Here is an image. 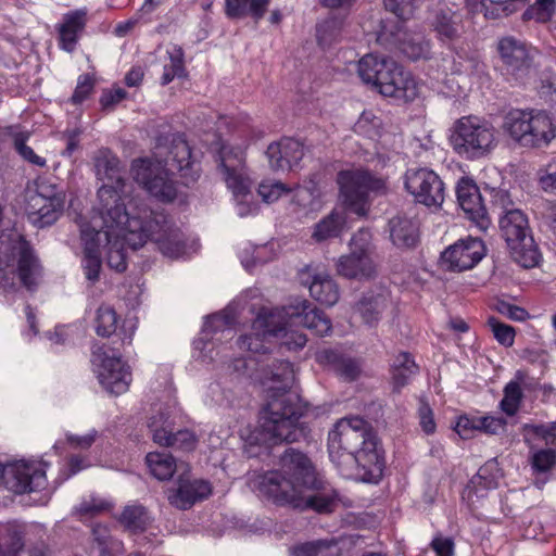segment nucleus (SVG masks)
Listing matches in <instances>:
<instances>
[{
    "instance_id": "nucleus-41",
    "label": "nucleus",
    "mask_w": 556,
    "mask_h": 556,
    "mask_svg": "<svg viewBox=\"0 0 556 556\" xmlns=\"http://www.w3.org/2000/svg\"><path fill=\"white\" fill-rule=\"evenodd\" d=\"M118 521L129 532L141 533L150 526L151 517L144 506L131 504L124 507Z\"/></svg>"
},
{
    "instance_id": "nucleus-8",
    "label": "nucleus",
    "mask_w": 556,
    "mask_h": 556,
    "mask_svg": "<svg viewBox=\"0 0 556 556\" xmlns=\"http://www.w3.org/2000/svg\"><path fill=\"white\" fill-rule=\"evenodd\" d=\"M503 129L525 148H545L556 138L555 124L542 111L511 110L504 117Z\"/></svg>"
},
{
    "instance_id": "nucleus-49",
    "label": "nucleus",
    "mask_w": 556,
    "mask_h": 556,
    "mask_svg": "<svg viewBox=\"0 0 556 556\" xmlns=\"http://www.w3.org/2000/svg\"><path fill=\"white\" fill-rule=\"evenodd\" d=\"M184 74V51L180 47H175L173 51L169 52V63L164 65L161 83L165 86L169 84L175 77H181Z\"/></svg>"
},
{
    "instance_id": "nucleus-25",
    "label": "nucleus",
    "mask_w": 556,
    "mask_h": 556,
    "mask_svg": "<svg viewBox=\"0 0 556 556\" xmlns=\"http://www.w3.org/2000/svg\"><path fill=\"white\" fill-rule=\"evenodd\" d=\"M309 307L308 301L296 300L288 306L279 307V311H282L283 318L288 317L294 325H302L320 337L329 334L332 328L330 319L321 311Z\"/></svg>"
},
{
    "instance_id": "nucleus-30",
    "label": "nucleus",
    "mask_w": 556,
    "mask_h": 556,
    "mask_svg": "<svg viewBox=\"0 0 556 556\" xmlns=\"http://www.w3.org/2000/svg\"><path fill=\"white\" fill-rule=\"evenodd\" d=\"M431 27L442 41H453L463 33V15L447 5L439 7L432 16Z\"/></svg>"
},
{
    "instance_id": "nucleus-22",
    "label": "nucleus",
    "mask_w": 556,
    "mask_h": 556,
    "mask_svg": "<svg viewBox=\"0 0 556 556\" xmlns=\"http://www.w3.org/2000/svg\"><path fill=\"white\" fill-rule=\"evenodd\" d=\"M148 427L154 443L161 446H172L187 452L195 447L197 439L193 432L186 429L174 432V425L164 412H157L155 415H152Z\"/></svg>"
},
{
    "instance_id": "nucleus-62",
    "label": "nucleus",
    "mask_w": 556,
    "mask_h": 556,
    "mask_svg": "<svg viewBox=\"0 0 556 556\" xmlns=\"http://www.w3.org/2000/svg\"><path fill=\"white\" fill-rule=\"evenodd\" d=\"M495 307L500 314L515 321H525L529 317V313L525 308L505 301H498Z\"/></svg>"
},
{
    "instance_id": "nucleus-59",
    "label": "nucleus",
    "mask_w": 556,
    "mask_h": 556,
    "mask_svg": "<svg viewBox=\"0 0 556 556\" xmlns=\"http://www.w3.org/2000/svg\"><path fill=\"white\" fill-rule=\"evenodd\" d=\"M539 218L541 225L556 235V204L544 201L539 206Z\"/></svg>"
},
{
    "instance_id": "nucleus-1",
    "label": "nucleus",
    "mask_w": 556,
    "mask_h": 556,
    "mask_svg": "<svg viewBox=\"0 0 556 556\" xmlns=\"http://www.w3.org/2000/svg\"><path fill=\"white\" fill-rule=\"evenodd\" d=\"M377 437L361 417L342 418L328 434L331 462L343 477L378 482L383 462L377 450Z\"/></svg>"
},
{
    "instance_id": "nucleus-26",
    "label": "nucleus",
    "mask_w": 556,
    "mask_h": 556,
    "mask_svg": "<svg viewBox=\"0 0 556 556\" xmlns=\"http://www.w3.org/2000/svg\"><path fill=\"white\" fill-rule=\"evenodd\" d=\"M118 316L115 309L110 305H100L96 312L94 329L100 337H110L115 334L113 344L119 348L130 345L135 333L132 324H123L119 331L116 332Z\"/></svg>"
},
{
    "instance_id": "nucleus-9",
    "label": "nucleus",
    "mask_w": 556,
    "mask_h": 556,
    "mask_svg": "<svg viewBox=\"0 0 556 556\" xmlns=\"http://www.w3.org/2000/svg\"><path fill=\"white\" fill-rule=\"evenodd\" d=\"M337 182L344 202L358 216H365L368 212L369 195L379 197L389 192L386 178L362 168L339 172Z\"/></svg>"
},
{
    "instance_id": "nucleus-13",
    "label": "nucleus",
    "mask_w": 556,
    "mask_h": 556,
    "mask_svg": "<svg viewBox=\"0 0 556 556\" xmlns=\"http://www.w3.org/2000/svg\"><path fill=\"white\" fill-rule=\"evenodd\" d=\"M64 203L65 192L63 188L42 180L37 185L36 192L29 195L26 210L31 223L42 228L58 220Z\"/></svg>"
},
{
    "instance_id": "nucleus-3",
    "label": "nucleus",
    "mask_w": 556,
    "mask_h": 556,
    "mask_svg": "<svg viewBox=\"0 0 556 556\" xmlns=\"http://www.w3.org/2000/svg\"><path fill=\"white\" fill-rule=\"evenodd\" d=\"M321 481L309 458L294 448H287L280 456L279 468L258 477L260 493L279 506L295 509L303 490H319Z\"/></svg>"
},
{
    "instance_id": "nucleus-51",
    "label": "nucleus",
    "mask_w": 556,
    "mask_h": 556,
    "mask_svg": "<svg viewBox=\"0 0 556 556\" xmlns=\"http://www.w3.org/2000/svg\"><path fill=\"white\" fill-rule=\"evenodd\" d=\"M527 0H481L484 10V16L497 18L507 16L516 10V4L526 2Z\"/></svg>"
},
{
    "instance_id": "nucleus-12",
    "label": "nucleus",
    "mask_w": 556,
    "mask_h": 556,
    "mask_svg": "<svg viewBox=\"0 0 556 556\" xmlns=\"http://www.w3.org/2000/svg\"><path fill=\"white\" fill-rule=\"evenodd\" d=\"M136 215L141 216L143 227L148 229V240L154 241L164 255L177 258L185 252L181 231L174 228L164 214L150 211L143 204H136Z\"/></svg>"
},
{
    "instance_id": "nucleus-42",
    "label": "nucleus",
    "mask_w": 556,
    "mask_h": 556,
    "mask_svg": "<svg viewBox=\"0 0 556 556\" xmlns=\"http://www.w3.org/2000/svg\"><path fill=\"white\" fill-rule=\"evenodd\" d=\"M147 466L153 477L159 480H168L174 472L185 464L177 465L174 457L166 452H151L146 456Z\"/></svg>"
},
{
    "instance_id": "nucleus-58",
    "label": "nucleus",
    "mask_w": 556,
    "mask_h": 556,
    "mask_svg": "<svg viewBox=\"0 0 556 556\" xmlns=\"http://www.w3.org/2000/svg\"><path fill=\"white\" fill-rule=\"evenodd\" d=\"M108 508L109 504L105 501L91 497L80 503L79 506L76 507V513L80 517H93L105 511Z\"/></svg>"
},
{
    "instance_id": "nucleus-55",
    "label": "nucleus",
    "mask_w": 556,
    "mask_h": 556,
    "mask_svg": "<svg viewBox=\"0 0 556 556\" xmlns=\"http://www.w3.org/2000/svg\"><path fill=\"white\" fill-rule=\"evenodd\" d=\"M28 136L24 132L14 135V148L18 154L27 162L43 167L46 166V160L37 155L34 150L26 144Z\"/></svg>"
},
{
    "instance_id": "nucleus-39",
    "label": "nucleus",
    "mask_w": 556,
    "mask_h": 556,
    "mask_svg": "<svg viewBox=\"0 0 556 556\" xmlns=\"http://www.w3.org/2000/svg\"><path fill=\"white\" fill-rule=\"evenodd\" d=\"M418 370L419 368L409 353H399L391 365L393 389L399 392L418 374Z\"/></svg>"
},
{
    "instance_id": "nucleus-53",
    "label": "nucleus",
    "mask_w": 556,
    "mask_h": 556,
    "mask_svg": "<svg viewBox=\"0 0 556 556\" xmlns=\"http://www.w3.org/2000/svg\"><path fill=\"white\" fill-rule=\"evenodd\" d=\"M424 0H383L387 11L393 13L401 21L408 20L413 16L417 7Z\"/></svg>"
},
{
    "instance_id": "nucleus-27",
    "label": "nucleus",
    "mask_w": 556,
    "mask_h": 556,
    "mask_svg": "<svg viewBox=\"0 0 556 556\" xmlns=\"http://www.w3.org/2000/svg\"><path fill=\"white\" fill-rule=\"evenodd\" d=\"M393 43L397 49L410 60H419L427 58L430 53V42L425 35L403 23L395 26V30L391 31Z\"/></svg>"
},
{
    "instance_id": "nucleus-5",
    "label": "nucleus",
    "mask_w": 556,
    "mask_h": 556,
    "mask_svg": "<svg viewBox=\"0 0 556 556\" xmlns=\"http://www.w3.org/2000/svg\"><path fill=\"white\" fill-rule=\"evenodd\" d=\"M303 414L299 395L283 392L273 396L262 410L261 427L274 442H298L307 435V427L299 422Z\"/></svg>"
},
{
    "instance_id": "nucleus-18",
    "label": "nucleus",
    "mask_w": 556,
    "mask_h": 556,
    "mask_svg": "<svg viewBox=\"0 0 556 556\" xmlns=\"http://www.w3.org/2000/svg\"><path fill=\"white\" fill-rule=\"evenodd\" d=\"M404 188L415 202L430 206H441L444 202V184L439 175L427 167H412L404 174Z\"/></svg>"
},
{
    "instance_id": "nucleus-21",
    "label": "nucleus",
    "mask_w": 556,
    "mask_h": 556,
    "mask_svg": "<svg viewBox=\"0 0 556 556\" xmlns=\"http://www.w3.org/2000/svg\"><path fill=\"white\" fill-rule=\"evenodd\" d=\"M15 493L34 492L45 486L46 473L35 463L18 460L7 466L0 464V481Z\"/></svg>"
},
{
    "instance_id": "nucleus-19",
    "label": "nucleus",
    "mask_w": 556,
    "mask_h": 556,
    "mask_svg": "<svg viewBox=\"0 0 556 556\" xmlns=\"http://www.w3.org/2000/svg\"><path fill=\"white\" fill-rule=\"evenodd\" d=\"M282 320V311L279 307H262L252 324V333L241 336L237 344L244 351L266 353V343L283 330L280 328Z\"/></svg>"
},
{
    "instance_id": "nucleus-31",
    "label": "nucleus",
    "mask_w": 556,
    "mask_h": 556,
    "mask_svg": "<svg viewBox=\"0 0 556 556\" xmlns=\"http://www.w3.org/2000/svg\"><path fill=\"white\" fill-rule=\"evenodd\" d=\"M80 237L84 242L83 267L86 278L96 282L99 280L101 258L99 243L96 241L90 223L80 225Z\"/></svg>"
},
{
    "instance_id": "nucleus-45",
    "label": "nucleus",
    "mask_w": 556,
    "mask_h": 556,
    "mask_svg": "<svg viewBox=\"0 0 556 556\" xmlns=\"http://www.w3.org/2000/svg\"><path fill=\"white\" fill-rule=\"evenodd\" d=\"M231 319L228 316H224L220 314H214L212 316L206 317L202 333L204 337L195 341V348L200 349L201 352L206 350L211 344L208 341L213 339V334L217 331H228L231 332L230 328Z\"/></svg>"
},
{
    "instance_id": "nucleus-29",
    "label": "nucleus",
    "mask_w": 556,
    "mask_h": 556,
    "mask_svg": "<svg viewBox=\"0 0 556 556\" xmlns=\"http://www.w3.org/2000/svg\"><path fill=\"white\" fill-rule=\"evenodd\" d=\"M211 492V485L207 481L190 480L182 473L179 477L178 488L168 494V501L177 508L187 509L197 501L207 497Z\"/></svg>"
},
{
    "instance_id": "nucleus-46",
    "label": "nucleus",
    "mask_w": 556,
    "mask_h": 556,
    "mask_svg": "<svg viewBox=\"0 0 556 556\" xmlns=\"http://www.w3.org/2000/svg\"><path fill=\"white\" fill-rule=\"evenodd\" d=\"M344 25V16L331 14L317 25L316 36L323 47L330 46L338 39Z\"/></svg>"
},
{
    "instance_id": "nucleus-7",
    "label": "nucleus",
    "mask_w": 556,
    "mask_h": 556,
    "mask_svg": "<svg viewBox=\"0 0 556 556\" xmlns=\"http://www.w3.org/2000/svg\"><path fill=\"white\" fill-rule=\"evenodd\" d=\"M448 141L459 156L477 160L488 155L496 147V129L484 118L463 116L453 124Z\"/></svg>"
},
{
    "instance_id": "nucleus-14",
    "label": "nucleus",
    "mask_w": 556,
    "mask_h": 556,
    "mask_svg": "<svg viewBox=\"0 0 556 556\" xmlns=\"http://www.w3.org/2000/svg\"><path fill=\"white\" fill-rule=\"evenodd\" d=\"M134 179L153 197L164 202H172L177 194L173 174L162 161L148 159L135 160L131 165Z\"/></svg>"
},
{
    "instance_id": "nucleus-38",
    "label": "nucleus",
    "mask_w": 556,
    "mask_h": 556,
    "mask_svg": "<svg viewBox=\"0 0 556 556\" xmlns=\"http://www.w3.org/2000/svg\"><path fill=\"white\" fill-rule=\"evenodd\" d=\"M309 294L320 304L333 306L340 298L339 288L327 274H316L308 286Z\"/></svg>"
},
{
    "instance_id": "nucleus-10",
    "label": "nucleus",
    "mask_w": 556,
    "mask_h": 556,
    "mask_svg": "<svg viewBox=\"0 0 556 556\" xmlns=\"http://www.w3.org/2000/svg\"><path fill=\"white\" fill-rule=\"evenodd\" d=\"M500 218V229L513 258L522 267L531 268L539 264L540 253L534 247L526 214L518 208H506Z\"/></svg>"
},
{
    "instance_id": "nucleus-23",
    "label": "nucleus",
    "mask_w": 556,
    "mask_h": 556,
    "mask_svg": "<svg viewBox=\"0 0 556 556\" xmlns=\"http://www.w3.org/2000/svg\"><path fill=\"white\" fill-rule=\"evenodd\" d=\"M485 254L482 240L477 238L462 239L442 253V262L450 270L463 271L472 268Z\"/></svg>"
},
{
    "instance_id": "nucleus-57",
    "label": "nucleus",
    "mask_w": 556,
    "mask_h": 556,
    "mask_svg": "<svg viewBox=\"0 0 556 556\" xmlns=\"http://www.w3.org/2000/svg\"><path fill=\"white\" fill-rule=\"evenodd\" d=\"M478 431L486 434H498L505 430L506 420L503 417L483 416L477 417Z\"/></svg>"
},
{
    "instance_id": "nucleus-15",
    "label": "nucleus",
    "mask_w": 556,
    "mask_h": 556,
    "mask_svg": "<svg viewBox=\"0 0 556 556\" xmlns=\"http://www.w3.org/2000/svg\"><path fill=\"white\" fill-rule=\"evenodd\" d=\"M218 168L233 195L242 198L238 202V214L240 216L252 214L256 210V205H251L247 200V197L250 194V181L243 174L244 156L242 151H233L223 147L219 152Z\"/></svg>"
},
{
    "instance_id": "nucleus-47",
    "label": "nucleus",
    "mask_w": 556,
    "mask_h": 556,
    "mask_svg": "<svg viewBox=\"0 0 556 556\" xmlns=\"http://www.w3.org/2000/svg\"><path fill=\"white\" fill-rule=\"evenodd\" d=\"M305 491L306 490H303V493L299 498V502H302V505L295 506V509L300 511L312 509L320 514L332 511L336 503L331 495L325 493L307 495L305 494Z\"/></svg>"
},
{
    "instance_id": "nucleus-35",
    "label": "nucleus",
    "mask_w": 556,
    "mask_h": 556,
    "mask_svg": "<svg viewBox=\"0 0 556 556\" xmlns=\"http://www.w3.org/2000/svg\"><path fill=\"white\" fill-rule=\"evenodd\" d=\"M270 0H225V13L229 18L251 16L255 22L263 18Z\"/></svg>"
},
{
    "instance_id": "nucleus-48",
    "label": "nucleus",
    "mask_w": 556,
    "mask_h": 556,
    "mask_svg": "<svg viewBox=\"0 0 556 556\" xmlns=\"http://www.w3.org/2000/svg\"><path fill=\"white\" fill-rule=\"evenodd\" d=\"M529 464L533 475L547 473L556 465V451L542 448L531 453Z\"/></svg>"
},
{
    "instance_id": "nucleus-4",
    "label": "nucleus",
    "mask_w": 556,
    "mask_h": 556,
    "mask_svg": "<svg viewBox=\"0 0 556 556\" xmlns=\"http://www.w3.org/2000/svg\"><path fill=\"white\" fill-rule=\"evenodd\" d=\"M357 73L384 97L410 102L419 96L417 81L392 59L366 54L358 61Z\"/></svg>"
},
{
    "instance_id": "nucleus-60",
    "label": "nucleus",
    "mask_w": 556,
    "mask_h": 556,
    "mask_svg": "<svg viewBox=\"0 0 556 556\" xmlns=\"http://www.w3.org/2000/svg\"><path fill=\"white\" fill-rule=\"evenodd\" d=\"M93 79L88 75H81L78 78L77 86L71 98L74 104H79L85 101L93 90Z\"/></svg>"
},
{
    "instance_id": "nucleus-63",
    "label": "nucleus",
    "mask_w": 556,
    "mask_h": 556,
    "mask_svg": "<svg viewBox=\"0 0 556 556\" xmlns=\"http://www.w3.org/2000/svg\"><path fill=\"white\" fill-rule=\"evenodd\" d=\"M555 11V0H536L530 8L531 14L538 22H547Z\"/></svg>"
},
{
    "instance_id": "nucleus-54",
    "label": "nucleus",
    "mask_w": 556,
    "mask_h": 556,
    "mask_svg": "<svg viewBox=\"0 0 556 556\" xmlns=\"http://www.w3.org/2000/svg\"><path fill=\"white\" fill-rule=\"evenodd\" d=\"M291 191L285 184L280 181H263L260 184L257 192L262 200L266 203L276 202L282 194Z\"/></svg>"
},
{
    "instance_id": "nucleus-24",
    "label": "nucleus",
    "mask_w": 556,
    "mask_h": 556,
    "mask_svg": "<svg viewBox=\"0 0 556 556\" xmlns=\"http://www.w3.org/2000/svg\"><path fill=\"white\" fill-rule=\"evenodd\" d=\"M457 202L465 215L481 230L490 225L486 207L478 186L468 178H462L456 187Z\"/></svg>"
},
{
    "instance_id": "nucleus-36",
    "label": "nucleus",
    "mask_w": 556,
    "mask_h": 556,
    "mask_svg": "<svg viewBox=\"0 0 556 556\" xmlns=\"http://www.w3.org/2000/svg\"><path fill=\"white\" fill-rule=\"evenodd\" d=\"M345 226V213L343 211L333 210L314 226L312 238L316 242L338 238L344 231Z\"/></svg>"
},
{
    "instance_id": "nucleus-40",
    "label": "nucleus",
    "mask_w": 556,
    "mask_h": 556,
    "mask_svg": "<svg viewBox=\"0 0 556 556\" xmlns=\"http://www.w3.org/2000/svg\"><path fill=\"white\" fill-rule=\"evenodd\" d=\"M319 359L330 365L332 370L345 381H353L359 376L358 363L353 358L340 355L336 351L326 350L321 352Z\"/></svg>"
},
{
    "instance_id": "nucleus-64",
    "label": "nucleus",
    "mask_w": 556,
    "mask_h": 556,
    "mask_svg": "<svg viewBox=\"0 0 556 556\" xmlns=\"http://www.w3.org/2000/svg\"><path fill=\"white\" fill-rule=\"evenodd\" d=\"M418 416H419V424L422 428V430L427 434H431L435 431V422L433 418V413L429 404L420 400L419 401V408H418Z\"/></svg>"
},
{
    "instance_id": "nucleus-34",
    "label": "nucleus",
    "mask_w": 556,
    "mask_h": 556,
    "mask_svg": "<svg viewBox=\"0 0 556 556\" xmlns=\"http://www.w3.org/2000/svg\"><path fill=\"white\" fill-rule=\"evenodd\" d=\"M163 165L173 173L180 172L182 177H187V172L192 167L191 149L182 136L173 138L169 151L162 161Z\"/></svg>"
},
{
    "instance_id": "nucleus-2",
    "label": "nucleus",
    "mask_w": 556,
    "mask_h": 556,
    "mask_svg": "<svg viewBox=\"0 0 556 556\" xmlns=\"http://www.w3.org/2000/svg\"><path fill=\"white\" fill-rule=\"evenodd\" d=\"M99 205L89 220L99 248L105 242L106 263L118 271L127 268L124 245L132 250L143 247L148 241V229L143 227L141 216L118 205V194L108 187L98 190Z\"/></svg>"
},
{
    "instance_id": "nucleus-28",
    "label": "nucleus",
    "mask_w": 556,
    "mask_h": 556,
    "mask_svg": "<svg viewBox=\"0 0 556 556\" xmlns=\"http://www.w3.org/2000/svg\"><path fill=\"white\" fill-rule=\"evenodd\" d=\"M266 155L273 169H290L303 159L304 147L295 139L283 138L270 143L266 150Z\"/></svg>"
},
{
    "instance_id": "nucleus-43",
    "label": "nucleus",
    "mask_w": 556,
    "mask_h": 556,
    "mask_svg": "<svg viewBox=\"0 0 556 556\" xmlns=\"http://www.w3.org/2000/svg\"><path fill=\"white\" fill-rule=\"evenodd\" d=\"M526 378V372L518 370L515 379L509 381L504 388V396L500 403L501 409L508 416H514L520 406L523 397L521 382Z\"/></svg>"
},
{
    "instance_id": "nucleus-56",
    "label": "nucleus",
    "mask_w": 556,
    "mask_h": 556,
    "mask_svg": "<svg viewBox=\"0 0 556 556\" xmlns=\"http://www.w3.org/2000/svg\"><path fill=\"white\" fill-rule=\"evenodd\" d=\"M488 324L491 327L494 337L501 344L510 346L514 343L515 331L513 327L500 323L494 317H490Z\"/></svg>"
},
{
    "instance_id": "nucleus-11",
    "label": "nucleus",
    "mask_w": 556,
    "mask_h": 556,
    "mask_svg": "<svg viewBox=\"0 0 556 556\" xmlns=\"http://www.w3.org/2000/svg\"><path fill=\"white\" fill-rule=\"evenodd\" d=\"M119 346H98L92 351V363L102 387L114 395L125 393L131 383L130 368L122 361Z\"/></svg>"
},
{
    "instance_id": "nucleus-6",
    "label": "nucleus",
    "mask_w": 556,
    "mask_h": 556,
    "mask_svg": "<svg viewBox=\"0 0 556 556\" xmlns=\"http://www.w3.org/2000/svg\"><path fill=\"white\" fill-rule=\"evenodd\" d=\"M0 289L13 291L17 280L28 290L35 289L41 277V265L33 249L22 237L1 243Z\"/></svg>"
},
{
    "instance_id": "nucleus-50",
    "label": "nucleus",
    "mask_w": 556,
    "mask_h": 556,
    "mask_svg": "<svg viewBox=\"0 0 556 556\" xmlns=\"http://www.w3.org/2000/svg\"><path fill=\"white\" fill-rule=\"evenodd\" d=\"M291 325H293L292 321L288 317H285L280 324V328L283 330L278 337L274 338L279 340L280 344L289 351L302 349L306 344V336L300 331L289 329L288 326Z\"/></svg>"
},
{
    "instance_id": "nucleus-52",
    "label": "nucleus",
    "mask_w": 556,
    "mask_h": 556,
    "mask_svg": "<svg viewBox=\"0 0 556 556\" xmlns=\"http://www.w3.org/2000/svg\"><path fill=\"white\" fill-rule=\"evenodd\" d=\"M271 376L273 381L279 383V386L275 387L277 390L286 391L287 389H291L295 382V372L293 366L288 361L277 362Z\"/></svg>"
},
{
    "instance_id": "nucleus-33",
    "label": "nucleus",
    "mask_w": 556,
    "mask_h": 556,
    "mask_svg": "<svg viewBox=\"0 0 556 556\" xmlns=\"http://www.w3.org/2000/svg\"><path fill=\"white\" fill-rule=\"evenodd\" d=\"M390 239L393 244L405 249L413 248L418 242V225L406 215H396L389 220Z\"/></svg>"
},
{
    "instance_id": "nucleus-17",
    "label": "nucleus",
    "mask_w": 556,
    "mask_h": 556,
    "mask_svg": "<svg viewBox=\"0 0 556 556\" xmlns=\"http://www.w3.org/2000/svg\"><path fill=\"white\" fill-rule=\"evenodd\" d=\"M94 170L98 179L104 181L99 188L108 187L118 194V205L129 211H136V204H142L136 198H130L126 191L123 168L118 157L109 149H99L93 157Z\"/></svg>"
},
{
    "instance_id": "nucleus-20",
    "label": "nucleus",
    "mask_w": 556,
    "mask_h": 556,
    "mask_svg": "<svg viewBox=\"0 0 556 556\" xmlns=\"http://www.w3.org/2000/svg\"><path fill=\"white\" fill-rule=\"evenodd\" d=\"M497 52L507 75L523 80L533 70V54L529 45L511 35L497 41Z\"/></svg>"
},
{
    "instance_id": "nucleus-37",
    "label": "nucleus",
    "mask_w": 556,
    "mask_h": 556,
    "mask_svg": "<svg viewBox=\"0 0 556 556\" xmlns=\"http://www.w3.org/2000/svg\"><path fill=\"white\" fill-rule=\"evenodd\" d=\"M388 307V299L382 293H366L356 305V312L363 321L374 327L381 319L384 309Z\"/></svg>"
},
{
    "instance_id": "nucleus-16",
    "label": "nucleus",
    "mask_w": 556,
    "mask_h": 556,
    "mask_svg": "<svg viewBox=\"0 0 556 556\" xmlns=\"http://www.w3.org/2000/svg\"><path fill=\"white\" fill-rule=\"evenodd\" d=\"M371 233L359 229L350 241L351 252L337 263L338 273L345 278H370L376 274V266L370 255Z\"/></svg>"
},
{
    "instance_id": "nucleus-44",
    "label": "nucleus",
    "mask_w": 556,
    "mask_h": 556,
    "mask_svg": "<svg viewBox=\"0 0 556 556\" xmlns=\"http://www.w3.org/2000/svg\"><path fill=\"white\" fill-rule=\"evenodd\" d=\"M334 540H317L302 543L290 548L291 556H337Z\"/></svg>"
},
{
    "instance_id": "nucleus-61",
    "label": "nucleus",
    "mask_w": 556,
    "mask_h": 556,
    "mask_svg": "<svg viewBox=\"0 0 556 556\" xmlns=\"http://www.w3.org/2000/svg\"><path fill=\"white\" fill-rule=\"evenodd\" d=\"M486 468H480L478 473L472 477L470 483L468 485V498L471 500L472 495L478 496L479 489L488 490L495 486V481L493 479H488L485 477Z\"/></svg>"
},
{
    "instance_id": "nucleus-32",
    "label": "nucleus",
    "mask_w": 556,
    "mask_h": 556,
    "mask_svg": "<svg viewBox=\"0 0 556 556\" xmlns=\"http://www.w3.org/2000/svg\"><path fill=\"white\" fill-rule=\"evenodd\" d=\"M85 25L86 12L76 10L65 14L63 23L58 27L60 47L67 52H73L76 48L78 35L83 31Z\"/></svg>"
}]
</instances>
